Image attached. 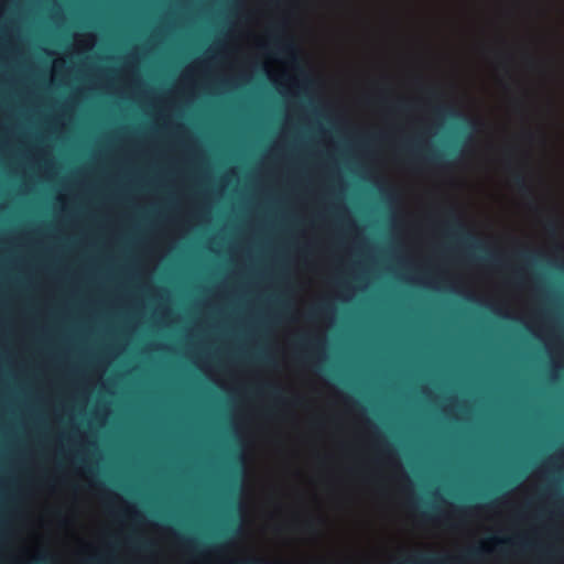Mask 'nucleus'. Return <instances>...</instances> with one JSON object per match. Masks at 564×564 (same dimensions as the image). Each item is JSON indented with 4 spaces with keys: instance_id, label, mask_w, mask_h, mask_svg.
<instances>
[{
    "instance_id": "obj_4",
    "label": "nucleus",
    "mask_w": 564,
    "mask_h": 564,
    "mask_svg": "<svg viewBox=\"0 0 564 564\" xmlns=\"http://www.w3.org/2000/svg\"><path fill=\"white\" fill-rule=\"evenodd\" d=\"M446 154L444 153H441V152H437V151H432L430 152L426 156H425V160L434 165H445L446 163Z\"/></svg>"
},
{
    "instance_id": "obj_11",
    "label": "nucleus",
    "mask_w": 564,
    "mask_h": 564,
    "mask_svg": "<svg viewBox=\"0 0 564 564\" xmlns=\"http://www.w3.org/2000/svg\"><path fill=\"white\" fill-rule=\"evenodd\" d=\"M429 95L432 99H440L442 97L441 91L436 88L429 89Z\"/></svg>"
},
{
    "instance_id": "obj_12",
    "label": "nucleus",
    "mask_w": 564,
    "mask_h": 564,
    "mask_svg": "<svg viewBox=\"0 0 564 564\" xmlns=\"http://www.w3.org/2000/svg\"><path fill=\"white\" fill-rule=\"evenodd\" d=\"M547 230L555 231L556 229V221L554 219H551L546 224Z\"/></svg>"
},
{
    "instance_id": "obj_10",
    "label": "nucleus",
    "mask_w": 564,
    "mask_h": 564,
    "mask_svg": "<svg viewBox=\"0 0 564 564\" xmlns=\"http://www.w3.org/2000/svg\"><path fill=\"white\" fill-rule=\"evenodd\" d=\"M485 260L492 263V264H500V257L496 253H487L485 257Z\"/></svg>"
},
{
    "instance_id": "obj_16",
    "label": "nucleus",
    "mask_w": 564,
    "mask_h": 564,
    "mask_svg": "<svg viewBox=\"0 0 564 564\" xmlns=\"http://www.w3.org/2000/svg\"><path fill=\"white\" fill-rule=\"evenodd\" d=\"M520 257L524 260H531L533 258L532 254L529 252H522Z\"/></svg>"
},
{
    "instance_id": "obj_8",
    "label": "nucleus",
    "mask_w": 564,
    "mask_h": 564,
    "mask_svg": "<svg viewBox=\"0 0 564 564\" xmlns=\"http://www.w3.org/2000/svg\"><path fill=\"white\" fill-rule=\"evenodd\" d=\"M420 564H444V560L436 556H425L420 560Z\"/></svg>"
},
{
    "instance_id": "obj_15",
    "label": "nucleus",
    "mask_w": 564,
    "mask_h": 564,
    "mask_svg": "<svg viewBox=\"0 0 564 564\" xmlns=\"http://www.w3.org/2000/svg\"><path fill=\"white\" fill-rule=\"evenodd\" d=\"M496 542L499 543V544H511V543H514V541H512L510 539H497Z\"/></svg>"
},
{
    "instance_id": "obj_13",
    "label": "nucleus",
    "mask_w": 564,
    "mask_h": 564,
    "mask_svg": "<svg viewBox=\"0 0 564 564\" xmlns=\"http://www.w3.org/2000/svg\"><path fill=\"white\" fill-rule=\"evenodd\" d=\"M466 128L470 131H474L476 128V122L471 120H466Z\"/></svg>"
},
{
    "instance_id": "obj_2",
    "label": "nucleus",
    "mask_w": 564,
    "mask_h": 564,
    "mask_svg": "<svg viewBox=\"0 0 564 564\" xmlns=\"http://www.w3.org/2000/svg\"><path fill=\"white\" fill-rule=\"evenodd\" d=\"M512 181H513V185L517 187V189L521 194H523V195L532 194V189L527 181L525 175L522 172H520V171L514 172L512 175Z\"/></svg>"
},
{
    "instance_id": "obj_7",
    "label": "nucleus",
    "mask_w": 564,
    "mask_h": 564,
    "mask_svg": "<svg viewBox=\"0 0 564 564\" xmlns=\"http://www.w3.org/2000/svg\"><path fill=\"white\" fill-rule=\"evenodd\" d=\"M485 552H486V550L482 546L475 547V549L469 550L465 554V558H467V560H478L479 557H481L485 554Z\"/></svg>"
},
{
    "instance_id": "obj_3",
    "label": "nucleus",
    "mask_w": 564,
    "mask_h": 564,
    "mask_svg": "<svg viewBox=\"0 0 564 564\" xmlns=\"http://www.w3.org/2000/svg\"><path fill=\"white\" fill-rule=\"evenodd\" d=\"M274 43L278 46V50L280 53L294 57L295 50H294L293 44H291L289 42L281 41V39L279 36L274 37Z\"/></svg>"
},
{
    "instance_id": "obj_9",
    "label": "nucleus",
    "mask_w": 564,
    "mask_h": 564,
    "mask_svg": "<svg viewBox=\"0 0 564 564\" xmlns=\"http://www.w3.org/2000/svg\"><path fill=\"white\" fill-rule=\"evenodd\" d=\"M328 306L326 304H323V305H319L317 307H314L311 312H310V317H316L323 313H325L327 311Z\"/></svg>"
},
{
    "instance_id": "obj_17",
    "label": "nucleus",
    "mask_w": 564,
    "mask_h": 564,
    "mask_svg": "<svg viewBox=\"0 0 564 564\" xmlns=\"http://www.w3.org/2000/svg\"><path fill=\"white\" fill-rule=\"evenodd\" d=\"M406 107V104L403 102V101H400L398 105H397V108L400 109V110H403L404 108Z\"/></svg>"
},
{
    "instance_id": "obj_14",
    "label": "nucleus",
    "mask_w": 564,
    "mask_h": 564,
    "mask_svg": "<svg viewBox=\"0 0 564 564\" xmlns=\"http://www.w3.org/2000/svg\"><path fill=\"white\" fill-rule=\"evenodd\" d=\"M299 344H300V346H301V347H305V346H307L308 344H310V345H312V344H313V341H312L311 339H307V338H304V337H303V338H301V340H300V343H299Z\"/></svg>"
},
{
    "instance_id": "obj_5",
    "label": "nucleus",
    "mask_w": 564,
    "mask_h": 564,
    "mask_svg": "<svg viewBox=\"0 0 564 564\" xmlns=\"http://www.w3.org/2000/svg\"><path fill=\"white\" fill-rule=\"evenodd\" d=\"M257 392L259 393H268L269 395H271L272 398H274L275 400L278 401H282V398H281V390L280 388H278L276 386H273V384H265V386H262L260 387Z\"/></svg>"
},
{
    "instance_id": "obj_19",
    "label": "nucleus",
    "mask_w": 564,
    "mask_h": 564,
    "mask_svg": "<svg viewBox=\"0 0 564 564\" xmlns=\"http://www.w3.org/2000/svg\"><path fill=\"white\" fill-rule=\"evenodd\" d=\"M95 562H96L95 558H90L87 561V564H95Z\"/></svg>"
},
{
    "instance_id": "obj_6",
    "label": "nucleus",
    "mask_w": 564,
    "mask_h": 564,
    "mask_svg": "<svg viewBox=\"0 0 564 564\" xmlns=\"http://www.w3.org/2000/svg\"><path fill=\"white\" fill-rule=\"evenodd\" d=\"M436 112L438 115H446L453 119L462 117L460 112L449 107H438L436 108Z\"/></svg>"
},
{
    "instance_id": "obj_18",
    "label": "nucleus",
    "mask_w": 564,
    "mask_h": 564,
    "mask_svg": "<svg viewBox=\"0 0 564 564\" xmlns=\"http://www.w3.org/2000/svg\"><path fill=\"white\" fill-rule=\"evenodd\" d=\"M150 545H151V544L147 542V543H143L141 546H142L143 549H148Z\"/></svg>"
},
{
    "instance_id": "obj_1",
    "label": "nucleus",
    "mask_w": 564,
    "mask_h": 564,
    "mask_svg": "<svg viewBox=\"0 0 564 564\" xmlns=\"http://www.w3.org/2000/svg\"><path fill=\"white\" fill-rule=\"evenodd\" d=\"M448 220L445 223V227L447 230L454 235L459 236L465 243H467L469 247L487 251V248L484 243L479 242L473 235L469 232H466L464 225L458 219L456 212L451 208L447 210Z\"/></svg>"
}]
</instances>
